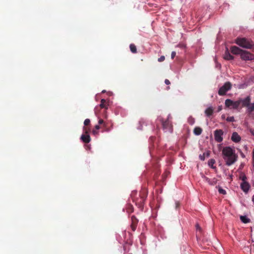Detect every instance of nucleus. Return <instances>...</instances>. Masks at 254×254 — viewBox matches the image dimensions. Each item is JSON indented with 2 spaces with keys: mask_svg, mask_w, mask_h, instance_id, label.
Segmentation results:
<instances>
[{
  "mask_svg": "<svg viewBox=\"0 0 254 254\" xmlns=\"http://www.w3.org/2000/svg\"><path fill=\"white\" fill-rule=\"evenodd\" d=\"M148 191L146 189H142L139 191L138 194L136 191H132L131 193L130 196L132 201L135 202V205L139 208L142 209L143 208L144 204L146 198L147 196Z\"/></svg>",
  "mask_w": 254,
  "mask_h": 254,
  "instance_id": "f257e3e1",
  "label": "nucleus"
},
{
  "mask_svg": "<svg viewBox=\"0 0 254 254\" xmlns=\"http://www.w3.org/2000/svg\"><path fill=\"white\" fill-rule=\"evenodd\" d=\"M222 154L225 164L228 166L232 165L237 160L238 156L235 150L229 146L224 147L222 150Z\"/></svg>",
  "mask_w": 254,
  "mask_h": 254,
  "instance_id": "f03ea898",
  "label": "nucleus"
},
{
  "mask_svg": "<svg viewBox=\"0 0 254 254\" xmlns=\"http://www.w3.org/2000/svg\"><path fill=\"white\" fill-rule=\"evenodd\" d=\"M235 43L240 47L247 49H251L254 46L253 41L246 38H237Z\"/></svg>",
  "mask_w": 254,
  "mask_h": 254,
  "instance_id": "7ed1b4c3",
  "label": "nucleus"
},
{
  "mask_svg": "<svg viewBox=\"0 0 254 254\" xmlns=\"http://www.w3.org/2000/svg\"><path fill=\"white\" fill-rule=\"evenodd\" d=\"M251 100L250 96H248L244 99L240 98L239 99L240 105L242 104V107H247V112L249 114L254 111V103H251Z\"/></svg>",
  "mask_w": 254,
  "mask_h": 254,
  "instance_id": "20e7f679",
  "label": "nucleus"
},
{
  "mask_svg": "<svg viewBox=\"0 0 254 254\" xmlns=\"http://www.w3.org/2000/svg\"><path fill=\"white\" fill-rule=\"evenodd\" d=\"M161 122L164 131H169L171 133L172 132L173 130V125L171 122L169 120V117L167 120L164 121L163 120H161Z\"/></svg>",
  "mask_w": 254,
  "mask_h": 254,
  "instance_id": "39448f33",
  "label": "nucleus"
},
{
  "mask_svg": "<svg viewBox=\"0 0 254 254\" xmlns=\"http://www.w3.org/2000/svg\"><path fill=\"white\" fill-rule=\"evenodd\" d=\"M225 104L226 107L228 108L237 109L240 106V102H239V100L236 101H233L231 99H227L225 100Z\"/></svg>",
  "mask_w": 254,
  "mask_h": 254,
  "instance_id": "423d86ee",
  "label": "nucleus"
},
{
  "mask_svg": "<svg viewBox=\"0 0 254 254\" xmlns=\"http://www.w3.org/2000/svg\"><path fill=\"white\" fill-rule=\"evenodd\" d=\"M232 84L230 82H226L218 90V94L220 96L225 95L226 93L231 89Z\"/></svg>",
  "mask_w": 254,
  "mask_h": 254,
  "instance_id": "0eeeda50",
  "label": "nucleus"
},
{
  "mask_svg": "<svg viewBox=\"0 0 254 254\" xmlns=\"http://www.w3.org/2000/svg\"><path fill=\"white\" fill-rule=\"evenodd\" d=\"M241 58L243 60H252L254 59V55L250 53V52L243 50L242 53H241Z\"/></svg>",
  "mask_w": 254,
  "mask_h": 254,
  "instance_id": "6e6552de",
  "label": "nucleus"
},
{
  "mask_svg": "<svg viewBox=\"0 0 254 254\" xmlns=\"http://www.w3.org/2000/svg\"><path fill=\"white\" fill-rule=\"evenodd\" d=\"M223 135V131L222 129H216L214 131V136L215 140L217 142H221L223 140L222 135Z\"/></svg>",
  "mask_w": 254,
  "mask_h": 254,
  "instance_id": "1a4fd4ad",
  "label": "nucleus"
},
{
  "mask_svg": "<svg viewBox=\"0 0 254 254\" xmlns=\"http://www.w3.org/2000/svg\"><path fill=\"white\" fill-rule=\"evenodd\" d=\"M83 130L84 131L85 134H82L80 137V139L84 143H89L90 140V136L88 134V131L89 130L87 129V127H83Z\"/></svg>",
  "mask_w": 254,
  "mask_h": 254,
  "instance_id": "9d476101",
  "label": "nucleus"
},
{
  "mask_svg": "<svg viewBox=\"0 0 254 254\" xmlns=\"http://www.w3.org/2000/svg\"><path fill=\"white\" fill-rule=\"evenodd\" d=\"M131 224L130 225L131 228L133 231H134L136 230L137 224L138 223V220L135 217V216L132 215L131 217Z\"/></svg>",
  "mask_w": 254,
  "mask_h": 254,
  "instance_id": "9b49d317",
  "label": "nucleus"
},
{
  "mask_svg": "<svg viewBox=\"0 0 254 254\" xmlns=\"http://www.w3.org/2000/svg\"><path fill=\"white\" fill-rule=\"evenodd\" d=\"M240 186L241 189L246 193L248 192L250 188V185L247 182H242Z\"/></svg>",
  "mask_w": 254,
  "mask_h": 254,
  "instance_id": "f8f14e48",
  "label": "nucleus"
},
{
  "mask_svg": "<svg viewBox=\"0 0 254 254\" xmlns=\"http://www.w3.org/2000/svg\"><path fill=\"white\" fill-rule=\"evenodd\" d=\"M242 51L243 50L236 46H232L231 48V52L235 55H241Z\"/></svg>",
  "mask_w": 254,
  "mask_h": 254,
  "instance_id": "ddd939ff",
  "label": "nucleus"
},
{
  "mask_svg": "<svg viewBox=\"0 0 254 254\" xmlns=\"http://www.w3.org/2000/svg\"><path fill=\"white\" fill-rule=\"evenodd\" d=\"M241 137L236 132H234L232 133L231 136V139L235 142H239L241 140Z\"/></svg>",
  "mask_w": 254,
  "mask_h": 254,
  "instance_id": "4468645a",
  "label": "nucleus"
},
{
  "mask_svg": "<svg viewBox=\"0 0 254 254\" xmlns=\"http://www.w3.org/2000/svg\"><path fill=\"white\" fill-rule=\"evenodd\" d=\"M224 58L227 60H232L234 59V57L230 54L227 50L225 53Z\"/></svg>",
  "mask_w": 254,
  "mask_h": 254,
  "instance_id": "2eb2a0df",
  "label": "nucleus"
},
{
  "mask_svg": "<svg viewBox=\"0 0 254 254\" xmlns=\"http://www.w3.org/2000/svg\"><path fill=\"white\" fill-rule=\"evenodd\" d=\"M213 113V109L212 107H210L207 108L205 111V114L207 117H210Z\"/></svg>",
  "mask_w": 254,
  "mask_h": 254,
  "instance_id": "dca6fc26",
  "label": "nucleus"
},
{
  "mask_svg": "<svg viewBox=\"0 0 254 254\" xmlns=\"http://www.w3.org/2000/svg\"><path fill=\"white\" fill-rule=\"evenodd\" d=\"M202 131V129L199 127H195L193 129V133L196 135H200Z\"/></svg>",
  "mask_w": 254,
  "mask_h": 254,
  "instance_id": "f3484780",
  "label": "nucleus"
},
{
  "mask_svg": "<svg viewBox=\"0 0 254 254\" xmlns=\"http://www.w3.org/2000/svg\"><path fill=\"white\" fill-rule=\"evenodd\" d=\"M127 212L128 213H131L133 212V207L132 205L130 203L127 204L126 207Z\"/></svg>",
  "mask_w": 254,
  "mask_h": 254,
  "instance_id": "a211bd4d",
  "label": "nucleus"
},
{
  "mask_svg": "<svg viewBox=\"0 0 254 254\" xmlns=\"http://www.w3.org/2000/svg\"><path fill=\"white\" fill-rule=\"evenodd\" d=\"M106 100L104 99H101V103L100 104V107L101 108H105L106 109H108L107 106L106 105Z\"/></svg>",
  "mask_w": 254,
  "mask_h": 254,
  "instance_id": "6ab92c4d",
  "label": "nucleus"
},
{
  "mask_svg": "<svg viewBox=\"0 0 254 254\" xmlns=\"http://www.w3.org/2000/svg\"><path fill=\"white\" fill-rule=\"evenodd\" d=\"M240 219L244 223H247L250 221V219L247 218L246 216H241L240 217Z\"/></svg>",
  "mask_w": 254,
  "mask_h": 254,
  "instance_id": "aec40b11",
  "label": "nucleus"
},
{
  "mask_svg": "<svg viewBox=\"0 0 254 254\" xmlns=\"http://www.w3.org/2000/svg\"><path fill=\"white\" fill-rule=\"evenodd\" d=\"M130 50L132 53H136L137 50L136 46L133 44H131L129 46Z\"/></svg>",
  "mask_w": 254,
  "mask_h": 254,
  "instance_id": "412c9836",
  "label": "nucleus"
},
{
  "mask_svg": "<svg viewBox=\"0 0 254 254\" xmlns=\"http://www.w3.org/2000/svg\"><path fill=\"white\" fill-rule=\"evenodd\" d=\"M215 160L213 159H211L208 161V164L211 168H214L215 167L213 166V165L215 164Z\"/></svg>",
  "mask_w": 254,
  "mask_h": 254,
  "instance_id": "4be33fe9",
  "label": "nucleus"
},
{
  "mask_svg": "<svg viewBox=\"0 0 254 254\" xmlns=\"http://www.w3.org/2000/svg\"><path fill=\"white\" fill-rule=\"evenodd\" d=\"M217 183V180L214 178L212 179H210L209 184L211 186H214L216 185Z\"/></svg>",
  "mask_w": 254,
  "mask_h": 254,
  "instance_id": "5701e85b",
  "label": "nucleus"
},
{
  "mask_svg": "<svg viewBox=\"0 0 254 254\" xmlns=\"http://www.w3.org/2000/svg\"><path fill=\"white\" fill-rule=\"evenodd\" d=\"M247 177L244 173H241L240 175V179L242 181V182H247Z\"/></svg>",
  "mask_w": 254,
  "mask_h": 254,
  "instance_id": "b1692460",
  "label": "nucleus"
},
{
  "mask_svg": "<svg viewBox=\"0 0 254 254\" xmlns=\"http://www.w3.org/2000/svg\"><path fill=\"white\" fill-rule=\"evenodd\" d=\"M226 121L229 122H235V119L233 116L228 117L226 119Z\"/></svg>",
  "mask_w": 254,
  "mask_h": 254,
  "instance_id": "393cba45",
  "label": "nucleus"
},
{
  "mask_svg": "<svg viewBox=\"0 0 254 254\" xmlns=\"http://www.w3.org/2000/svg\"><path fill=\"white\" fill-rule=\"evenodd\" d=\"M218 191L220 193L222 194H226V191L225 190H223V189L219 188L218 189Z\"/></svg>",
  "mask_w": 254,
  "mask_h": 254,
  "instance_id": "a878e982",
  "label": "nucleus"
},
{
  "mask_svg": "<svg viewBox=\"0 0 254 254\" xmlns=\"http://www.w3.org/2000/svg\"><path fill=\"white\" fill-rule=\"evenodd\" d=\"M90 123V120L88 119H86V120H85V121L84 122V125L85 126H88V125H89Z\"/></svg>",
  "mask_w": 254,
  "mask_h": 254,
  "instance_id": "bb28decb",
  "label": "nucleus"
},
{
  "mask_svg": "<svg viewBox=\"0 0 254 254\" xmlns=\"http://www.w3.org/2000/svg\"><path fill=\"white\" fill-rule=\"evenodd\" d=\"M203 179H204V181L209 184L210 179L207 177H206L205 176H202Z\"/></svg>",
  "mask_w": 254,
  "mask_h": 254,
  "instance_id": "cd10ccee",
  "label": "nucleus"
},
{
  "mask_svg": "<svg viewBox=\"0 0 254 254\" xmlns=\"http://www.w3.org/2000/svg\"><path fill=\"white\" fill-rule=\"evenodd\" d=\"M199 157L201 160L204 161L205 159V153H203L202 154H200L199 156Z\"/></svg>",
  "mask_w": 254,
  "mask_h": 254,
  "instance_id": "c85d7f7f",
  "label": "nucleus"
},
{
  "mask_svg": "<svg viewBox=\"0 0 254 254\" xmlns=\"http://www.w3.org/2000/svg\"><path fill=\"white\" fill-rule=\"evenodd\" d=\"M165 57L164 56H162L159 58H158V61L159 62H163L165 60Z\"/></svg>",
  "mask_w": 254,
  "mask_h": 254,
  "instance_id": "c756f323",
  "label": "nucleus"
},
{
  "mask_svg": "<svg viewBox=\"0 0 254 254\" xmlns=\"http://www.w3.org/2000/svg\"><path fill=\"white\" fill-rule=\"evenodd\" d=\"M189 123L190 125H193L194 123V119L191 118L189 119Z\"/></svg>",
  "mask_w": 254,
  "mask_h": 254,
  "instance_id": "7c9ffc66",
  "label": "nucleus"
},
{
  "mask_svg": "<svg viewBox=\"0 0 254 254\" xmlns=\"http://www.w3.org/2000/svg\"><path fill=\"white\" fill-rule=\"evenodd\" d=\"M98 124H99V125H103V126L105 127V124L104 123L103 120H102V119H100L99 120Z\"/></svg>",
  "mask_w": 254,
  "mask_h": 254,
  "instance_id": "2f4dec72",
  "label": "nucleus"
},
{
  "mask_svg": "<svg viewBox=\"0 0 254 254\" xmlns=\"http://www.w3.org/2000/svg\"><path fill=\"white\" fill-rule=\"evenodd\" d=\"M176 53L175 52L173 51L171 53V58L173 59L174 57L176 56Z\"/></svg>",
  "mask_w": 254,
  "mask_h": 254,
  "instance_id": "473e14b6",
  "label": "nucleus"
},
{
  "mask_svg": "<svg viewBox=\"0 0 254 254\" xmlns=\"http://www.w3.org/2000/svg\"><path fill=\"white\" fill-rule=\"evenodd\" d=\"M253 167H254V148L253 150Z\"/></svg>",
  "mask_w": 254,
  "mask_h": 254,
  "instance_id": "72a5a7b5",
  "label": "nucleus"
},
{
  "mask_svg": "<svg viewBox=\"0 0 254 254\" xmlns=\"http://www.w3.org/2000/svg\"><path fill=\"white\" fill-rule=\"evenodd\" d=\"M92 133H93V134L95 135V134H97L98 133V132L97 130L95 129L92 130Z\"/></svg>",
  "mask_w": 254,
  "mask_h": 254,
  "instance_id": "f704fd0d",
  "label": "nucleus"
},
{
  "mask_svg": "<svg viewBox=\"0 0 254 254\" xmlns=\"http://www.w3.org/2000/svg\"><path fill=\"white\" fill-rule=\"evenodd\" d=\"M165 83L166 84H167V85H169V84H170V81H169L168 79H166L165 80Z\"/></svg>",
  "mask_w": 254,
  "mask_h": 254,
  "instance_id": "c9c22d12",
  "label": "nucleus"
},
{
  "mask_svg": "<svg viewBox=\"0 0 254 254\" xmlns=\"http://www.w3.org/2000/svg\"><path fill=\"white\" fill-rule=\"evenodd\" d=\"M100 127L99 126V125H97L95 126V129L96 130H98L100 128Z\"/></svg>",
  "mask_w": 254,
  "mask_h": 254,
  "instance_id": "e433bc0d",
  "label": "nucleus"
},
{
  "mask_svg": "<svg viewBox=\"0 0 254 254\" xmlns=\"http://www.w3.org/2000/svg\"><path fill=\"white\" fill-rule=\"evenodd\" d=\"M250 131L252 134L254 136V129H250Z\"/></svg>",
  "mask_w": 254,
  "mask_h": 254,
  "instance_id": "4c0bfd02",
  "label": "nucleus"
},
{
  "mask_svg": "<svg viewBox=\"0 0 254 254\" xmlns=\"http://www.w3.org/2000/svg\"><path fill=\"white\" fill-rule=\"evenodd\" d=\"M196 230H201V228L198 224L196 225Z\"/></svg>",
  "mask_w": 254,
  "mask_h": 254,
  "instance_id": "58836bf2",
  "label": "nucleus"
},
{
  "mask_svg": "<svg viewBox=\"0 0 254 254\" xmlns=\"http://www.w3.org/2000/svg\"><path fill=\"white\" fill-rule=\"evenodd\" d=\"M205 153V156L206 155L207 157H208L209 156V152H207L206 153Z\"/></svg>",
  "mask_w": 254,
  "mask_h": 254,
  "instance_id": "ea45409f",
  "label": "nucleus"
},
{
  "mask_svg": "<svg viewBox=\"0 0 254 254\" xmlns=\"http://www.w3.org/2000/svg\"><path fill=\"white\" fill-rule=\"evenodd\" d=\"M176 208H177L179 206V202H176Z\"/></svg>",
  "mask_w": 254,
  "mask_h": 254,
  "instance_id": "a19ab883",
  "label": "nucleus"
}]
</instances>
